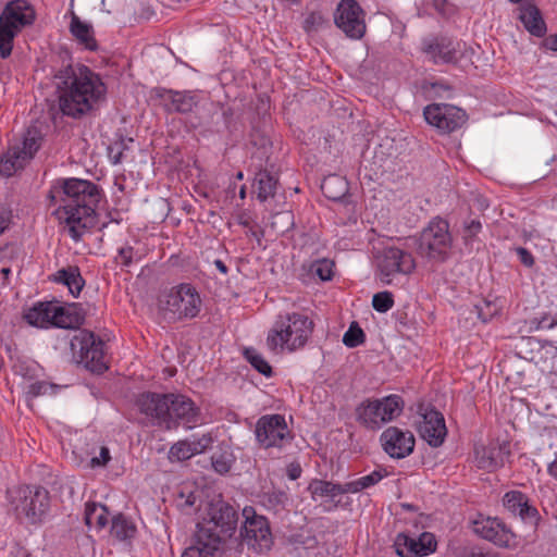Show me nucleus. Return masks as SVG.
<instances>
[{
  "label": "nucleus",
  "instance_id": "nucleus-8",
  "mask_svg": "<svg viewBox=\"0 0 557 557\" xmlns=\"http://www.w3.org/2000/svg\"><path fill=\"white\" fill-rule=\"evenodd\" d=\"M160 306L174 319H193L200 312L202 299L196 287L182 283L171 287L161 296Z\"/></svg>",
  "mask_w": 557,
  "mask_h": 557
},
{
  "label": "nucleus",
  "instance_id": "nucleus-26",
  "mask_svg": "<svg viewBox=\"0 0 557 557\" xmlns=\"http://www.w3.org/2000/svg\"><path fill=\"white\" fill-rule=\"evenodd\" d=\"M71 17L69 30L75 41L87 50L95 51L98 44L95 37L94 27L91 24L84 22L72 9L67 13Z\"/></svg>",
  "mask_w": 557,
  "mask_h": 557
},
{
  "label": "nucleus",
  "instance_id": "nucleus-37",
  "mask_svg": "<svg viewBox=\"0 0 557 557\" xmlns=\"http://www.w3.org/2000/svg\"><path fill=\"white\" fill-rule=\"evenodd\" d=\"M75 5L85 14L96 11L110 13L112 9L111 0H71L70 9L74 10Z\"/></svg>",
  "mask_w": 557,
  "mask_h": 557
},
{
  "label": "nucleus",
  "instance_id": "nucleus-53",
  "mask_svg": "<svg viewBox=\"0 0 557 557\" xmlns=\"http://www.w3.org/2000/svg\"><path fill=\"white\" fill-rule=\"evenodd\" d=\"M547 471L549 475L557 480V454L555 455L554 460L548 465Z\"/></svg>",
  "mask_w": 557,
  "mask_h": 557
},
{
  "label": "nucleus",
  "instance_id": "nucleus-17",
  "mask_svg": "<svg viewBox=\"0 0 557 557\" xmlns=\"http://www.w3.org/2000/svg\"><path fill=\"white\" fill-rule=\"evenodd\" d=\"M256 437L264 448L281 447L290 438V431L283 416L268 414L257 421Z\"/></svg>",
  "mask_w": 557,
  "mask_h": 557
},
{
  "label": "nucleus",
  "instance_id": "nucleus-52",
  "mask_svg": "<svg viewBox=\"0 0 557 557\" xmlns=\"http://www.w3.org/2000/svg\"><path fill=\"white\" fill-rule=\"evenodd\" d=\"M9 218L4 210L0 209V234L8 227Z\"/></svg>",
  "mask_w": 557,
  "mask_h": 557
},
{
  "label": "nucleus",
  "instance_id": "nucleus-46",
  "mask_svg": "<svg viewBox=\"0 0 557 557\" xmlns=\"http://www.w3.org/2000/svg\"><path fill=\"white\" fill-rule=\"evenodd\" d=\"M482 225L480 221L471 220L465 225L463 239L466 244H470L473 238L481 232Z\"/></svg>",
  "mask_w": 557,
  "mask_h": 557
},
{
  "label": "nucleus",
  "instance_id": "nucleus-13",
  "mask_svg": "<svg viewBox=\"0 0 557 557\" xmlns=\"http://www.w3.org/2000/svg\"><path fill=\"white\" fill-rule=\"evenodd\" d=\"M376 267L381 281L392 284L396 276L411 274L416 269V260L409 251L387 246L376 256Z\"/></svg>",
  "mask_w": 557,
  "mask_h": 557
},
{
  "label": "nucleus",
  "instance_id": "nucleus-22",
  "mask_svg": "<svg viewBox=\"0 0 557 557\" xmlns=\"http://www.w3.org/2000/svg\"><path fill=\"white\" fill-rule=\"evenodd\" d=\"M21 493L24 499L16 507L17 513L24 515L30 523L40 522L48 511V492L44 488H36L34 492L25 488Z\"/></svg>",
  "mask_w": 557,
  "mask_h": 557
},
{
  "label": "nucleus",
  "instance_id": "nucleus-40",
  "mask_svg": "<svg viewBox=\"0 0 557 557\" xmlns=\"http://www.w3.org/2000/svg\"><path fill=\"white\" fill-rule=\"evenodd\" d=\"M363 341H364V333L356 324H351L343 336V343L349 348H354V347L361 345L363 343Z\"/></svg>",
  "mask_w": 557,
  "mask_h": 557
},
{
  "label": "nucleus",
  "instance_id": "nucleus-50",
  "mask_svg": "<svg viewBox=\"0 0 557 557\" xmlns=\"http://www.w3.org/2000/svg\"><path fill=\"white\" fill-rule=\"evenodd\" d=\"M300 473H301V469L299 466L290 465L288 467V476L292 480L298 479L300 476Z\"/></svg>",
  "mask_w": 557,
  "mask_h": 557
},
{
  "label": "nucleus",
  "instance_id": "nucleus-18",
  "mask_svg": "<svg viewBox=\"0 0 557 557\" xmlns=\"http://www.w3.org/2000/svg\"><path fill=\"white\" fill-rule=\"evenodd\" d=\"M425 121L443 133H450L461 127L467 114L461 109L447 103H432L423 111Z\"/></svg>",
  "mask_w": 557,
  "mask_h": 557
},
{
  "label": "nucleus",
  "instance_id": "nucleus-14",
  "mask_svg": "<svg viewBox=\"0 0 557 557\" xmlns=\"http://www.w3.org/2000/svg\"><path fill=\"white\" fill-rule=\"evenodd\" d=\"M334 23L350 39H360L366 34V13L356 0L339 1Z\"/></svg>",
  "mask_w": 557,
  "mask_h": 557
},
{
  "label": "nucleus",
  "instance_id": "nucleus-57",
  "mask_svg": "<svg viewBox=\"0 0 557 557\" xmlns=\"http://www.w3.org/2000/svg\"><path fill=\"white\" fill-rule=\"evenodd\" d=\"M556 325H557V315H556V319H554V320L552 321V323L549 324V326H548V327H549V329H553V327H554V326H556Z\"/></svg>",
  "mask_w": 557,
  "mask_h": 557
},
{
  "label": "nucleus",
  "instance_id": "nucleus-47",
  "mask_svg": "<svg viewBox=\"0 0 557 557\" xmlns=\"http://www.w3.org/2000/svg\"><path fill=\"white\" fill-rule=\"evenodd\" d=\"M324 20L320 13H311L305 20V29L307 32H311L317 29L323 24Z\"/></svg>",
  "mask_w": 557,
  "mask_h": 557
},
{
  "label": "nucleus",
  "instance_id": "nucleus-21",
  "mask_svg": "<svg viewBox=\"0 0 557 557\" xmlns=\"http://www.w3.org/2000/svg\"><path fill=\"white\" fill-rule=\"evenodd\" d=\"M384 451L392 458L401 459L409 456L414 448L416 440L408 430L389 426L381 434Z\"/></svg>",
  "mask_w": 557,
  "mask_h": 557
},
{
  "label": "nucleus",
  "instance_id": "nucleus-28",
  "mask_svg": "<svg viewBox=\"0 0 557 557\" xmlns=\"http://www.w3.org/2000/svg\"><path fill=\"white\" fill-rule=\"evenodd\" d=\"M519 18L532 35L542 37L546 33V25L540 10L531 3L521 5Z\"/></svg>",
  "mask_w": 557,
  "mask_h": 557
},
{
  "label": "nucleus",
  "instance_id": "nucleus-55",
  "mask_svg": "<svg viewBox=\"0 0 557 557\" xmlns=\"http://www.w3.org/2000/svg\"><path fill=\"white\" fill-rule=\"evenodd\" d=\"M239 197L244 199L246 197V188L243 186L239 190Z\"/></svg>",
  "mask_w": 557,
  "mask_h": 557
},
{
  "label": "nucleus",
  "instance_id": "nucleus-12",
  "mask_svg": "<svg viewBox=\"0 0 557 557\" xmlns=\"http://www.w3.org/2000/svg\"><path fill=\"white\" fill-rule=\"evenodd\" d=\"M24 318L30 325L41 329L51 326L70 329L78 321L70 309L53 301L34 305L25 312Z\"/></svg>",
  "mask_w": 557,
  "mask_h": 557
},
{
  "label": "nucleus",
  "instance_id": "nucleus-56",
  "mask_svg": "<svg viewBox=\"0 0 557 557\" xmlns=\"http://www.w3.org/2000/svg\"><path fill=\"white\" fill-rule=\"evenodd\" d=\"M1 272L4 274V276H8L10 274L11 270L9 268H3L1 270Z\"/></svg>",
  "mask_w": 557,
  "mask_h": 557
},
{
  "label": "nucleus",
  "instance_id": "nucleus-11",
  "mask_svg": "<svg viewBox=\"0 0 557 557\" xmlns=\"http://www.w3.org/2000/svg\"><path fill=\"white\" fill-rule=\"evenodd\" d=\"M451 248V236L448 223L442 219H434L425 227L419 238L418 253L421 257L443 261Z\"/></svg>",
  "mask_w": 557,
  "mask_h": 557
},
{
  "label": "nucleus",
  "instance_id": "nucleus-3",
  "mask_svg": "<svg viewBox=\"0 0 557 557\" xmlns=\"http://www.w3.org/2000/svg\"><path fill=\"white\" fill-rule=\"evenodd\" d=\"M236 528L237 513L231 505L220 498L208 503L199 511L194 544L182 557H221L224 541Z\"/></svg>",
  "mask_w": 557,
  "mask_h": 557
},
{
  "label": "nucleus",
  "instance_id": "nucleus-10",
  "mask_svg": "<svg viewBox=\"0 0 557 557\" xmlns=\"http://www.w3.org/2000/svg\"><path fill=\"white\" fill-rule=\"evenodd\" d=\"M73 358L91 372L102 373L107 370L103 342L88 331H79L70 343Z\"/></svg>",
  "mask_w": 557,
  "mask_h": 557
},
{
  "label": "nucleus",
  "instance_id": "nucleus-20",
  "mask_svg": "<svg viewBox=\"0 0 557 557\" xmlns=\"http://www.w3.org/2000/svg\"><path fill=\"white\" fill-rule=\"evenodd\" d=\"M394 547L400 557H425L436 550L437 541L431 532H423L418 537L400 533L395 539Z\"/></svg>",
  "mask_w": 557,
  "mask_h": 557
},
{
  "label": "nucleus",
  "instance_id": "nucleus-5",
  "mask_svg": "<svg viewBox=\"0 0 557 557\" xmlns=\"http://www.w3.org/2000/svg\"><path fill=\"white\" fill-rule=\"evenodd\" d=\"M313 330V320L305 313H280L267 333V348L275 355L294 354L306 347Z\"/></svg>",
  "mask_w": 557,
  "mask_h": 557
},
{
  "label": "nucleus",
  "instance_id": "nucleus-59",
  "mask_svg": "<svg viewBox=\"0 0 557 557\" xmlns=\"http://www.w3.org/2000/svg\"><path fill=\"white\" fill-rule=\"evenodd\" d=\"M510 2H513V3H518L520 2L521 0H509Z\"/></svg>",
  "mask_w": 557,
  "mask_h": 557
},
{
  "label": "nucleus",
  "instance_id": "nucleus-35",
  "mask_svg": "<svg viewBox=\"0 0 557 557\" xmlns=\"http://www.w3.org/2000/svg\"><path fill=\"white\" fill-rule=\"evenodd\" d=\"M55 280L66 285L70 293L75 297L81 293L84 286V281L78 269L73 267L58 271Z\"/></svg>",
  "mask_w": 557,
  "mask_h": 557
},
{
  "label": "nucleus",
  "instance_id": "nucleus-51",
  "mask_svg": "<svg viewBox=\"0 0 557 557\" xmlns=\"http://www.w3.org/2000/svg\"><path fill=\"white\" fill-rule=\"evenodd\" d=\"M545 47L552 51H557V35L546 38Z\"/></svg>",
  "mask_w": 557,
  "mask_h": 557
},
{
  "label": "nucleus",
  "instance_id": "nucleus-29",
  "mask_svg": "<svg viewBox=\"0 0 557 557\" xmlns=\"http://www.w3.org/2000/svg\"><path fill=\"white\" fill-rule=\"evenodd\" d=\"M345 484H334L332 482L313 480L308 490L314 500H333L337 496L346 494Z\"/></svg>",
  "mask_w": 557,
  "mask_h": 557
},
{
  "label": "nucleus",
  "instance_id": "nucleus-49",
  "mask_svg": "<svg viewBox=\"0 0 557 557\" xmlns=\"http://www.w3.org/2000/svg\"><path fill=\"white\" fill-rule=\"evenodd\" d=\"M213 467H214L215 471H218L220 473H225L230 470V465L226 463L225 461H221L220 459L213 460Z\"/></svg>",
  "mask_w": 557,
  "mask_h": 557
},
{
  "label": "nucleus",
  "instance_id": "nucleus-38",
  "mask_svg": "<svg viewBox=\"0 0 557 557\" xmlns=\"http://www.w3.org/2000/svg\"><path fill=\"white\" fill-rule=\"evenodd\" d=\"M245 357L258 372L265 376H271L272 368L260 352L253 348H247L245 350Z\"/></svg>",
  "mask_w": 557,
  "mask_h": 557
},
{
  "label": "nucleus",
  "instance_id": "nucleus-39",
  "mask_svg": "<svg viewBox=\"0 0 557 557\" xmlns=\"http://www.w3.org/2000/svg\"><path fill=\"white\" fill-rule=\"evenodd\" d=\"M503 306L502 304H499L497 299L483 300L482 302L476 305L478 315L483 322H487L497 314H499Z\"/></svg>",
  "mask_w": 557,
  "mask_h": 557
},
{
  "label": "nucleus",
  "instance_id": "nucleus-2",
  "mask_svg": "<svg viewBox=\"0 0 557 557\" xmlns=\"http://www.w3.org/2000/svg\"><path fill=\"white\" fill-rule=\"evenodd\" d=\"M55 87L60 110L74 119L96 110L107 98L102 78L85 65L60 71L55 76Z\"/></svg>",
  "mask_w": 557,
  "mask_h": 557
},
{
  "label": "nucleus",
  "instance_id": "nucleus-31",
  "mask_svg": "<svg viewBox=\"0 0 557 557\" xmlns=\"http://www.w3.org/2000/svg\"><path fill=\"white\" fill-rule=\"evenodd\" d=\"M387 475V471L384 469L374 470L370 474L358 478L354 481L345 483L346 494H355L359 493L363 490H367L375 484H377L383 478Z\"/></svg>",
  "mask_w": 557,
  "mask_h": 557
},
{
  "label": "nucleus",
  "instance_id": "nucleus-34",
  "mask_svg": "<svg viewBox=\"0 0 557 557\" xmlns=\"http://www.w3.org/2000/svg\"><path fill=\"white\" fill-rule=\"evenodd\" d=\"M146 256V249L138 243L125 244L119 249L116 262L124 267H129L139 262Z\"/></svg>",
  "mask_w": 557,
  "mask_h": 557
},
{
  "label": "nucleus",
  "instance_id": "nucleus-48",
  "mask_svg": "<svg viewBox=\"0 0 557 557\" xmlns=\"http://www.w3.org/2000/svg\"><path fill=\"white\" fill-rule=\"evenodd\" d=\"M517 253L520 258V261L527 265V267H532L533 263H534V258L533 256L525 249V248H518L517 249Z\"/></svg>",
  "mask_w": 557,
  "mask_h": 557
},
{
  "label": "nucleus",
  "instance_id": "nucleus-44",
  "mask_svg": "<svg viewBox=\"0 0 557 557\" xmlns=\"http://www.w3.org/2000/svg\"><path fill=\"white\" fill-rule=\"evenodd\" d=\"M334 262L327 259L319 260L313 264L314 273L322 281H330L333 276Z\"/></svg>",
  "mask_w": 557,
  "mask_h": 557
},
{
  "label": "nucleus",
  "instance_id": "nucleus-15",
  "mask_svg": "<svg viewBox=\"0 0 557 557\" xmlns=\"http://www.w3.org/2000/svg\"><path fill=\"white\" fill-rule=\"evenodd\" d=\"M473 532L499 547L516 548L518 536L498 518L479 516L473 521Z\"/></svg>",
  "mask_w": 557,
  "mask_h": 557
},
{
  "label": "nucleus",
  "instance_id": "nucleus-30",
  "mask_svg": "<svg viewBox=\"0 0 557 557\" xmlns=\"http://www.w3.org/2000/svg\"><path fill=\"white\" fill-rule=\"evenodd\" d=\"M255 186L257 188L258 199L265 201L274 197L277 187V178L268 171H260L255 177Z\"/></svg>",
  "mask_w": 557,
  "mask_h": 557
},
{
  "label": "nucleus",
  "instance_id": "nucleus-19",
  "mask_svg": "<svg viewBox=\"0 0 557 557\" xmlns=\"http://www.w3.org/2000/svg\"><path fill=\"white\" fill-rule=\"evenodd\" d=\"M418 432L420 436L433 447L444 443L447 434L444 417L430 407H421L419 411Z\"/></svg>",
  "mask_w": 557,
  "mask_h": 557
},
{
  "label": "nucleus",
  "instance_id": "nucleus-16",
  "mask_svg": "<svg viewBox=\"0 0 557 557\" xmlns=\"http://www.w3.org/2000/svg\"><path fill=\"white\" fill-rule=\"evenodd\" d=\"M244 525L242 536L244 541L258 550L269 549L272 544V535L267 519L256 513L252 507L243 509Z\"/></svg>",
  "mask_w": 557,
  "mask_h": 557
},
{
  "label": "nucleus",
  "instance_id": "nucleus-1",
  "mask_svg": "<svg viewBox=\"0 0 557 557\" xmlns=\"http://www.w3.org/2000/svg\"><path fill=\"white\" fill-rule=\"evenodd\" d=\"M49 200L57 207L54 216L67 227L74 240L95 224V208L100 194L94 183L78 178L58 180L50 188Z\"/></svg>",
  "mask_w": 557,
  "mask_h": 557
},
{
  "label": "nucleus",
  "instance_id": "nucleus-45",
  "mask_svg": "<svg viewBox=\"0 0 557 557\" xmlns=\"http://www.w3.org/2000/svg\"><path fill=\"white\" fill-rule=\"evenodd\" d=\"M457 50L455 46L449 42L448 45H443L438 47V53L434 57L435 62H444L450 63L457 60Z\"/></svg>",
  "mask_w": 557,
  "mask_h": 557
},
{
  "label": "nucleus",
  "instance_id": "nucleus-33",
  "mask_svg": "<svg viewBox=\"0 0 557 557\" xmlns=\"http://www.w3.org/2000/svg\"><path fill=\"white\" fill-rule=\"evenodd\" d=\"M321 189L327 198L339 200L346 195L348 184L346 180L339 175H330L323 180Z\"/></svg>",
  "mask_w": 557,
  "mask_h": 557
},
{
  "label": "nucleus",
  "instance_id": "nucleus-24",
  "mask_svg": "<svg viewBox=\"0 0 557 557\" xmlns=\"http://www.w3.org/2000/svg\"><path fill=\"white\" fill-rule=\"evenodd\" d=\"M153 96L169 112L188 113L196 104L195 98L187 92L157 88L153 90Z\"/></svg>",
  "mask_w": 557,
  "mask_h": 557
},
{
  "label": "nucleus",
  "instance_id": "nucleus-41",
  "mask_svg": "<svg viewBox=\"0 0 557 557\" xmlns=\"http://www.w3.org/2000/svg\"><path fill=\"white\" fill-rule=\"evenodd\" d=\"M111 459L110 451L107 447H101L99 451V456H95L90 458L89 460L81 459L78 461V466L84 468H100L104 467Z\"/></svg>",
  "mask_w": 557,
  "mask_h": 557
},
{
  "label": "nucleus",
  "instance_id": "nucleus-36",
  "mask_svg": "<svg viewBox=\"0 0 557 557\" xmlns=\"http://www.w3.org/2000/svg\"><path fill=\"white\" fill-rule=\"evenodd\" d=\"M136 527L135 524L120 515L112 519L111 535L117 541H127L135 536Z\"/></svg>",
  "mask_w": 557,
  "mask_h": 557
},
{
  "label": "nucleus",
  "instance_id": "nucleus-4",
  "mask_svg": "<svg viewBox=\"0 0 557 557\" xmlns=\"http://www.w3.org/2000/svg\"><path fill=\"white\" fill-rule=\"evenodd\" d=\"M139 410L166 430L183 423L191 429L198 421L199 409L182 394L146 393L137 400Z\"/></svg>",
  "mask_w": 557,
  "mask_h": 557
},
{
  "label": "nucleus",
  "instance_id": "nucleus-42",
  "mask_svg": "<svg viewBox=\"0 0 557 557\" xmlns=\"http://www.w3.org/2000/svg\"><path fill=\"white\" fill-rule=\"evenodd\" d=\"M372 306L377 312H387L394 306L393 295L389 292H381L373 296Z\"/></svg>",
  "mask_w": 557,
  "mask_h": 557
},
{
  "label": "nucleus",
  "instance_id": "nucleus-6",
  "mask_svg": "<svg viewBox=\"0 0 557 557\" xmlns=\"http://www.w3.org/2000/svg\"><path fill=\"white\" fill-rule=\"evenodd\" d=\"M36 18L34 7L27 0H11L0 13V57L11 55L15 38Z\"/></svg>",
  "mask_w": 557,
  "mask_h": 557
},
{
  "label": "nucleus",
  "instance_id": "nucleus-27",
  "mask_svg": "<svg viewBox=\"0 0 557 557\" xmlns=\"http://www.w3.org/2000/svg\"><path fill=\"white\" fill-rule=\"evenodd\" d=\"M212 440L209 435H202L200 438L193 441H180L170 448L169 459L172 462L187 460L207 450Z\"/></svg>",
  "mask_w": 557,
  "mask_h": 557
},
{
  "label": "nucleus",
  "instance_id": "nucleus-58",
  "mask_svg": "<svg viewBox=\"0 0 557 557\" xmlns=\"http://www.w3.org/2000/svg\"><path fill=\"white\" fill-rule=\"evenodd\" d=\"M236 177H237V180H243L244 178L243 172H238Z\"/></svg>",
  "mask_w": 557,
  "mask_h": 557
},
{
  "label": "nucleus",
  "instance_id": "nucleus-43",
  "mask_svg": "<svg viewBox=\"0 0 557 557\" xmlns=\"http://www.w3.org/2000/svg\"><path fill=\"white\" fill-rule=\"evenodd\" d=\"M57 392V386L45 381H36L30 383L27 387V395L37 397L42 395H53Z\"/></svg>",
  "mask_w": 557,
  "mask_h": 557
},
{
  "label": "nucleus",
  "instance_id": "nucleus-54",
  "mask_svg": "<svg viewBox=\"0 0 557 557\" xmlns=\"http://www.w3.org/2000/svg\"><path fill=\"white\" fill-rule=\"evenodd\" d=\"M215 265H216V268H218L222 273H226V272H227V268H226V265H225L221 260H216V261H215Z\"/></svg>",
  "mask_w": 557,
  "mask_h": 557
},
{
  "label": "nucleus",
  "instance_id": "nucleus-7",
  "mask_svg": "<svg viewBox=\"0 0 557 557\" xmlns=\"http://www.w3.org/2000/svg\"><path fill=\"white\" fill-rule=\"evenodd\" d=\"M405 407L398 395H388L377 399H367L356 409L359 423L370 430H379L382 425L397 419Z\"/></svg>",
  "mask_w": 557,
  "mask_h": 557
},
{
  "label": "nucleus",
  "instance_id": "nucleus-60",
  "mask_svg": "<svg viewBox=\"0 0 557 557\" xmlns=\"http://www.w3.org/2000/svg\"><path fill=\"white\" fill-rule=\"evenodd\" d=\"M289 1L295 3V2H298L299 0H289Z\"/></svg>",
  "mask_w": 557,
  "mask_h": 557
},
{
  "label": "nucleus",
  "instance_id": "nucleus-23",
  "mask_svg": "<svg viewBox=\"0 0 557 557\" xmlns=\"http://www.w3.org/2000/svg\"><path fill=\"white\" fill-rule=\"evenodd\" d=\"M507 457L506 448L492 443L490 445H475L473 461L479 469L487 472L495 471L505 465Z\"/></svg>",
  "mask_w": 557,
  "mask_h": 557
},
{
  "label": "nucleus",
  "instance_id": "nucleus-32",
  "mask_svg": "<svg viewBox=\"0 0 557 557\" xmlns=\"http://www.w3.org/2000/svg\"><path fill=\"white\" fill-rule=\"evenodd\" d=\"M109 512L100 504L87 503L85 507V522L91 529L100 530L108 524Z\"/></svg>",
  "mask_w": 557,
  "mask_h": 557
},
{
  "label": "nucleus",
  "instance_id": "nucleus-9",
  "mask_svg": "<svg viewBox=\"0 0 557 557\" xmlns=\"http://www.w3.org/2000/svg\"><path fill=\"white\" fill-rule=\"evenodd\" d=\"M42 140L41 132L32 126L25 132L22 141L11 146L0 160V173L4 176H12L34 158L40 148Z\"/></svg>",
  "mask_w": 557,
  "mask_h": 557
},
{
  "label": "nucleus",
  "instance_id": "nucleus-25",
  "mask_svg": "<svg viewBox=\"0 0 557 557\" xmlns=\"http://www.w3.org/2000/svg\"><path fill=\"white\" fill-rule=\"evenodd\" d=\"M503 504L511 513L519 516L524 521L535 522L537 509L529 503V498L520 491H510L504 495Z\"/></svg>",
  "mask_w": 557,
  "mask_h": 557
}]
</instances>
